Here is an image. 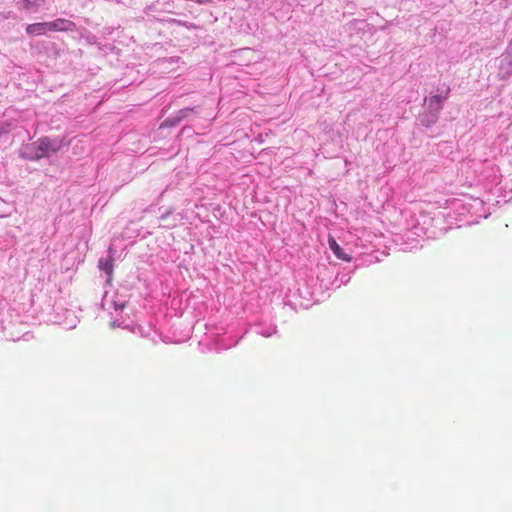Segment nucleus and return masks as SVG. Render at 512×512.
Instances as JSON below:
<instances>
[{
    "label": "nucleus",
    "mask_w": 512,
    "mask_h": 512,
    "mask_svg": "<svg viewBox=\"0 0 512 512\" xmlns=\"http://www.w3.org/2000/svg\"><path fill=\"white\" fill-rule=\"evenodd\" d=\"M49 28H50V31H57V32L75 31L76 24L73 21L68 20V19L57 18L54 21L49 22Z\"/></svg>",
    "instance_id": "nucleus-4"
},
{
    "label": "nucleus",
    "mask_w": 512,
    "mask_h": 512,
    "mask_svg": "<svg viewBox=\"0 0 512 512\" xmlns=\"http://www.w3.org/2000/svg\"><path fill=\"white\" fill-rule=\"evenodd\" d=\"M166 22L168 24H171V25H179V26H184L186 28H192L193 27V24H191L189 22L178 20V19H174V18L167 19Z\"/></svg>",
    "instance_id": "nucleus-13"
},
{
    "label": "nucleus",
    "mask_w": 512,
    "mask_h": 512,
    "mask_svg": "<svg viewBox=\"0 0 512 512\" xmlns=\"http://www.w3.org/2000/svg\"><path fill=\"white\" fill-rule=\"evenodd\" d=\"M98 267L106 275L105 284L110 286L112 284V273L114 267V258L111 248H109L108 255L106 257H101L99 259Z\"/></svg>",
    "instance_id": "nucleus-3"
},
{
    "label": "nucleus",
    "mask_w": 512,
    "mask_h": 512,
    "mask_svg": "<svg viewBox=\"0 0 512 512\" xmlns=\"http://www.w3.org/2000/svg\"><path fill=\"white\" fill-rule=\"evenodd\" d=\"M113 303H114L115 309H123L125 307V301L124 300L123 301H119V302L114 301Z\"/></svg>",
    "instance_id": "nucleus-14"
},
{
    "label": "nucleus",
    "mask_w": 512,
    "mask_h": 512,
    "mask_svg": "<svg viewBox=\"0 0 512 512\" xmlns=\"http://www.w3.org/2000/svg\"><path fill=\"white\" fill-rule=\"evenodd\" d=\"M329 248L334 253V255L343 261L350 262L352 257L344 252L341 246L337 243L334 238H329L328 240Z\"/></svg>",
    "instance_id": "nucleus-8"
},
{
    "label": "nucleus",
    "mask_w": 512,
    "mask_h": 512,
    "mask_svg": "<svg viewBox=\"0 0 512 512\" xmlns=\"http://www.w3.org/2000/svg\"><path fill=\"white\" fill-rule=\"evenodd\" d=\"M67 145L64 138L43 136L32 143L23 145L19 154L22 159L38 161L50 157Z\"/></svg>",
    "instance_id": "nucleus-1"
},
{
    "label": "nucleus",
    "mask_w": 512,
    "mask_h": 512,
    "mask_svg": "<svg viewBox=\"0 0 512 512\" xmlns=\"http://www.w3.org/2000/svg\"><path fill=\"white\" fill-rule=\"evenodd\" d=\"M435 101L436 100H430L426 97L424 98L422 111L417 116V123L419 125L430 128L437 123L444 105Z\"/></svg>",
    "instance_id": "nucleus-2"
},
{
    "label": "nucleus",
    "mask_w": 512,
    "mask_h": 512,
    "mask_svg": "<svg viewBox=\"0 0 512 512\" xmlns=\"http://www.w3.org/2000/svg\"><path fill=\"white\" fill-rule=\"evenodd\" d=\"M171 213H172V211H171V210L166 211L165 213H163V214L161 215L160 219H161L162 221H165Z\"/></svg>",
    "instance_id": "nucleus-16"
},
{
    "label": "nucleus",
    "mask_w": 512,
    "mask_h": 512,
    "mask_svg": "<svg viewBox=\"0 0 512 512\" xmlns=\"http://www.w3.org/2000/svg\"><path fill=\"white\" fill-rule=\"evenodd\" d=\"M45 0H20L18 6L25 10H31L33 7H39Z\"/></svg>",
    "instance_id": "nucleus-9"
},
{
    "label": "nucleus",
    "mask_w": 512,
    "mask_h": 512,
    "mask_svg": "<svg viewBox=\"0 0 512 512\" xmlns=\"http://www.w3.org/2000/svg\"><path fill=\"white\" fill-rule=\"evenodd\" d=\"M180 122L188 119L191 115L196 114V107H186L175 112Z\"/></svg>",
    "instance_id": "nucleus-10"
},
{
    "label": "nucleus",
    "mask_w": 512,
    "mask_h": 512,
    "mask_svg": "<svg viewBox=\"0 0 512 512\" xmlns=\"http://www.w3.org/2000/svg\"><path fill=\"white\" fill-rule=\"evenodd\" d=\"M450 94V87L446 84L438 85L430 96L426 98L436 100L435 102L444 105Z\"/></svg>",
    "instance_id": "nucleus-5"
},
{
    "label": "nucleus",
    "mask_w": 512,
    "mask_h": 512,
    "mask_svg": "<svg viewBox=\"0 0 512 512\" xmlns=\"http://www.w3.org/2000/svg\"><path fill=\"white\" fill-rule=\"evenodd\" d=\"M26 33L30 36H39L50 31L49 22H39L28 24L25 29Z\"/></svg>",
    "instance_id": "nucleus-6"
},
{
    "label": "nucleus",
    "mask_w": 512,
    "mask_h": 512,
    "mask_svg": "<svg viewBox=\"0 0 512 512\" xmlns=\"http://www.w3.org/2000/svg\"><path fill=\"white\" fill-rule=\"evenodd\" d=\"M181 122L179 120V118L177 117L176 113H173L171 116H169L168 118H166L162 124H161V128L163 127H175L177 125H179Z\"/></svg>",
    "instance_id": "nucleus-11"
},
{
    "label": "nucleus",
    "mask_w": 512,
    "mask_h": 512,
    "mask_svg": "<svg viewBox=\"0 0 512 512\" xmlns=\"http://www.w3.org/2000/svg\"><path fill=\"white\" fill-rule=\"evenodd\" d=\"M499 73L502 78H508L512 75V58L502 55L499 60Z\"/></svg>",
    "instance_id": "nucleus-7"
},
{
    "label": "nucleus",
    "mask_w": 512,
    "mask_h": 512,
    "mask_svg": "<svg viewBox=\"0 0 512 512\" xmlns=\"http://www.w3.org/2000/svg\"><path fill=\"white\" fill-rule=\"evenodd\" d=\"M506 56H510L512 58V41L510 42L508 48H507V51L506 53L504 54Z\"/></svg>",
    "instance_id": "nucleus-15"
},
{
    "label": "nucleus",
    "mask_w": 512,
    "mask_h": 512,
    "mask_svg": "<svg viewBox=\"0 0 512 512\" xmlns=\"http://www.w3.org/2000/svg\"><path fill=\"white\" fill-rule=\"evenodd\" d=\"M12 129V123L9 121H0V137L8 134Z\"/></svg>",
    "instance_id": "nucleus-12"
}]
</instances>
